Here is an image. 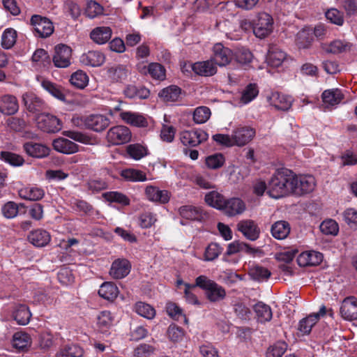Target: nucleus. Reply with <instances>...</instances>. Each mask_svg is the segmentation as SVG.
<instances>
[{"label": "nucleus", "mask_w": 357, "mask_h": 357, "mask_svg": "<svg viewBox=\"0 0 357 357\" xmlns=\"http://www.w3.org/2000/svg\"><path fill=\"white\" fill-rule=\"evenodd\" d=\"M255 129L250 126H239L232 133L234 145L244 146L249 143L255 136Z\"/></svg>", "instance_id": "obj_15"}, {"label": "nucleus", "mask_w": 357, "mask_h": 357, "mask_svg": "<svg viewBox=\"0 0 357 357\" xmlns=\"http://www.w3.org/2000/svg\"><path fill=\"white\" fill-rule=\"evenodd\" d=\"M103 7L95 1L90 0L87 2L85 9V15L86 17L93 19L103 14Z\"/></svg>", "instance_id": "obj_59"}, {"label": "nucleus", "mask_w": 357, "mask_h": 357, "mask_svg": "<svg viewBox=\"0 0 357 357\" xmlns=\"http://www.w3.org/2000/svg\"><path fill=\"white\" fill-rule=\"evenodd\" d=\"M17 33L13 29H6L1 36V45L4 49L11 48L16 42Z\"/></svg>", "instance_id": "obj_57"}, {"label": "nucleus", "mask_w": 357, "mask_h": 357, "mask_svg": "<svg viewBox=\"0 0 357 357\" xmlns=\"http://www.w3.org/2000/svg\"><path fill=\"white\" fill-rule=\"evenodd\" d=\"M288 347L284 341H278L269 346L266 353V357H282Z\"/></svg>", "instance_id": "obj_53"}, {"label": "nucleus", "mask_w": 357, "mask_h": 357, "mask_svg": "<svg viewBox=\"0 0 357 357\" xmlns=\"http://www.w3.org/2000/svg\"><path fill=\"white\" fill-rule=\"evenodd\" d=\"M295 173L287 168L278 169L268 183V194L278 199L291 193Z\"/></svg>", "instance_id": "obj_1"}, {"label": "nucleus", "mask_w": 357, "mask_h": 357, "mask_svg": "<svg viewBox=\"0 0 357 357\" xmlns=\"http://www.w3.org/2000/svg\"><path fill=\"white\" fill-rule=\"evenodd\" d=\"M273 20L271 15L262 12L258 13L253 22V33L259 38H264L273 31Z\"/></svg>", "instance_id": "obj_5"}, {"label": "nucleus", "mask_w": 357, "mask_h": 357, "mask_svg": "<svg viewBox=\"0 0 357 357\" xmlns=\"http://www.w3.org/2000/svg\"><path fill=\"white\" fill-rule=\"evenodd\" d=\"M145 195L146 198L155 202L166 204L169 201V193L167 190H160L158 187L153 185H148L145 189Z\"/></svg>", "instance_id": "obj_25"}, {"label": "nucleus", "mask_w": 357, "mask_h": 357, "mask_svg": "<svg viewBox=\"0 0 357 357\" xmlns=\"http://www.w3.org/2000/svg\"><path fill=\"white\" fill-rule=\"evenodd\" d=\"M167 334L171 341L178 342L183 339L184 331L176 324H172L167 328Z\"/></svg>", "instance_id": "obj_64"}, {"label": "nucleus", "mask_w": 357, "mask_h": 357, "mask_svg": "<svg viewBox=\"0 0 357 357\" xmlns=\"http://www.w3.org/2000/svg\"><path fill=\"white\" fill-rule=\"evenodd\" d=\"M30 24L36 37L45 38L54 32L53 23L46 17L33 15L30 20Z\"/></svg>", "instance_id": "obj_4"}, {"label": "nucleus", "mask_w": 357, "mask_h": 357, "mask_svg": "<svg viewBox=\"0 0 357 357\" xmlns=\"http://www.w3.org/2000/svg\"><path fill=\"white\" fill-rule=\"evenodd\" d=\"M253 309L259 322L265 323L271 320L273 313L269 305L259 301L254 305Z\"/></svg>", "instance_id": "obj_39"}, {"label": "nucleus", "mask_w": 357, "mask_h": 357, "mask_svg": "<svg viewBox=\"0 0 357 357\" xmlns=\"http://www.w3.org/2000/svg\"><path fill=\"white\" fill-rule=\"evenodd\" d=\"M223 248L217 243H210L205 250L204 260L213 261L218 257L222 253Z\"/></svg>", "instance_id": "obj_63"}, {"label": "nucleus", "mask_w": 357, "mask_h": 357, "mask_svg": "<svg viewBox=\"0 0 357 357\" xmlns=\"http://www.w3.org/2000/svg\"><path fill=\"white\" fill-rule=\"evenodd\" d=\"M19 195L22 199L31 201H38L44 197L45 192L42 188L31 187L21 189L19 191Z\"/></svg>", "instance_id": "obj_45"}, {"label": "nucleus", "mask_w": 357, "mask_h": 357, "mask_svg": "<svg viewBox=\"0 0 357 357\" xmlns=\"http://www.w3.org/2000/svg\"><path fill=\"white\" fill-rule=\"evenodd\" d=\"M225 162V156L220 153L210 155L205 159L206 165L208 168L212 169H217L220 168L223 166Z\"/></svg>", "instance_id": "obj_56"}, {"label": "nucleus", "mask_w": 357, "mask_h": 357, "mask_svg": "<svg viewBox=\"0 0 357 357\" xmlns=\"http://www.w3.org/2000/svg\"><path fill=\"white\" fill-rule=\"evenodd\" d=\"M41 86L55 98L63 102L66 100V95L61 85L50 80L44 79L41 82Z\"/></svg>", "instance_id": "obj_37"}, {"label": "nucleus", "mask_w": 357, "mask_h": 357, "mask_svg": "<svg viewBox=\"0 0 357 357\" xmlns=\"http://www.w3.org/2000/svg\"><path fill=\"white\" fill-rule=\"evenodd\" d=\"M28 239L34 246L42 248L50 243L51 236L47 231L38 229L31 231L28 236Z\"/></svg>", "instance_id": "obj_33"}, {"label": "nucleus", "mask_w": 357, "mask_h": 357, "mask_svg": "<svg viewBox=\"0 0 357 357\" xmlns=\"http://www.w3.org/2000/svg\"><path fill=\"white\" fill-rule=\"evenodd\" d=\"M22 100L29 112H40L45 108V102L32 92L24 93L22 96Z\"/></svg>", "instance_id": "obj_22"}, {"label": "nucleus", "mask_w": 357, "mask_h": 357, "mask_svg": "<svg viewBox=\"0 0 357 357\" xmlns=\"http://www.w3.org/2000/svg\"><path fill=\"white\" fill-rule=\"evenodd\" d=\"M121 176L127 181L139 182L147 180L146 174L142 170L132 168L123 169Z\"/></svg>", "instance_id": "obj_46"}, {"label": "nucleus", "mask_w": 357, "mask_h": 357, "mask_svg": "<svg viewBox=\"0 0 357 357\" xmlns=\"http://www.w3.org/2000/svg\"><path fill=\"white\" fill-rule=\"evenodd\" d=\"M271 104L278 110L287 111L292 104L291 98L284 94L275 92L270 98Z\"/></svg>", "instance_id": "obj_36"}, {"label": "nucleus", "mask_w": 357, "mask_h": 357, "mask_svg": "<svg viewBox=\"0 0 357 357\" xmlns=\"http://www.w3.org/2000/svg\"><path fill=\"white\" fill-rule=\"evenodd\" d=\"M135 310L139 315L147 319H151L155 315V309L149 304L143 302L136 303L135 305Z\"/></svg>", "instance_id": "obj_54"}, {"label": "nucleus", "mask_w": 357, "mask_h": 357, "mask_svg": "<svg viewBox=\"0 0 357 357\" xmlns=\"http://www.w3.org/2000/svg\"><path fill=\"white\" fill-rule=\"evenodd\" d=\"M120 116L125 123L132 126L145 128L147 127L149 124L146 117L139 113L121 112Z\"/></svg>", "instance_id": "obj_26"}, {"label": "nucleus", "mask_w": 357, "mask_h": 357, "mask_svg": "<svg viewBox=\"0 0 357 357\" xmlns=\"http://www.w3.org/2000/svg\"><path fill=\"white\" fill-rule=\"evenodd\" d=\"M32 343L31 337L27 333L18 331L13 334L11 345L15 352L27 351Z\"/></svg>", "instance_id": "obj_20"}, {"label": "nucleus", "mask_w": 357, "mask_h": 357, "mask_svg": "<svg viewBox=\"0 0 357 357\" xmlns=\"http://www.w3.org/2000/svg\"><path fill=\"white\" fill-rule=\"evenodd\" d=\"M258 93L259 90L257 84L250 83L243 90L241 100L243 103L248 104L254 100Z\"/></svg>", "instance_id": "obj_58"}, {"label": "nucleus", "mask_w": 357, "mask_h": 357, "mask_svg": "<svg viewBox=\"0 0 357 357\" xmlns=\"http://www.w3.org/2000/svg\"><path fill=\"white\" fill-rule=\"evenodd\" d=\"M119 290L112 282L102 283L98 290V295L109 301H114L118 296Z\"/></svg>", "instance_id": "obj_35"}, {"label": "nucleus", "mask_w": 357, "mask_h": 357, "mask_svg": "<svg viewBox=\"0 0 357 357\" xmlns=\"http://www.w3.org/2000/svg\"><path fill=\"white\" fill-rule=\"evenodd\" d=\"M108 77L112 82H122L127 78L128 71L125 66L119 65L109 68L107 70Z\"/></svg>", "instance_id": "obj_50"}, {"label": "nucleus", "mask_w": 357, "mask_h": 357, "mask_svg": "<svg viewBox=\"0 0 357 357\" xmlns=\"http://www.w3.org/2000/svg\"><path fill=\"white\" fill-rule=\"evenodd\" d=\"M195 285L204 291L206 298L211 303H218L226 298L225 289L206 275H202L196 278Z\"/></svg>", "instance_id": "obj_2"}, {"label": "nucleus", "mask_w": 357, "mask_h": 357, "mask_svg": "<svg viewBox=\"0 0 357 357\" xmlns=\"http://www.w3.org/2000/svg\"><path fill=\"white\" fill-rule=\"evenodd\" d=\"M286 53L282 51L277 45H273L269 46L266 55L267 63L273 67L278 68L286 59Z\"/></svg>", "instance_id": "obj_27"}, {"label": "nucleus", "mask_w": 357, "mask_h": 357, "mask_svg": "<svg viewBox=\"0 0 357 357\" xmlns=\"http://www.w3.org/2000/svg\"><path fill=\"white\" fill-rule=\"evenodd\" d=\"M319 227L321 231L326 235L336 236L339 231L337 223L332 219L323 221Z\"/></svg>", "instance_id": "obj_61"}, {"label": "nucleus", "mask_w": 357, "mask_h": 357, "mask_svg": "<svg viewBox=\"0 0 357 357\" xmlns=\"http://www.w3.org/2000/svg\"><path fill=\"white\" fill-rule=\"evenodd\" d=\"M130 262L126 259L119 258L112 262L109 275L114 279H121L130 273Z\"/></svg>", "instance_id": "obj_18"}, {"label": "nucleus", "mask_w": 357, "mask_h": 357, "mask_svg": "<svg viewBox=\"0 0 357 357\" xmlns=\"http://www.w3.org/2000/svg\"><path fill=\"white\" fill-rule=\"evenodd\" d=\"M181 91V89L178 86L170 85L162 89L158 96L165 102H176L180 98Z\"/></svg>", "instance_id": "obj_40"}, {"label": "nucleus", "mask_w": 357, "mask_h": 357, "mask_svg": "<svg viewBox=\"0 0 357 357\" xmlns=\"http://www.w3.org/2000/svg\"><path fill=\"white\" fill-rule=\"evenodd\" d=\"M225 200V197L215 190L206 193L204 197V201L207 205L220 211L223 206Z\"/></svg>", "instance_id": "obj_44"}, {"label": "nucleus", "mask_w": 357, "mask_h": 357, "mask_svg": "<svg viewBox=\"0 0 357 357\" xmlns=\"http://www.w3.org/2000/svg\"><path fill=\"white\" fill-rule=\"evenodd\" d=\"M0 159L13 167L22 166L25 162L22 155L7 151H1Z\"/></svg>", "instance_id": "obj_47"}, {"label": "nucleus", "mask_w": 357, "mask_h": 357, "mask_svg": "<svg viewBox=\"0 0 357 357\" xmlns=\"http://www.w3.org/2000/svg\"><path fill=\"white\" fill-rule=\"evenodd\" d=\"M123 93L126 98L134 100L147 99L150 96V91L142 84H130L125 86Z\"/></svg>", "instance_id": "obj_21"}, {"label": "nucleus", "mask_w": 357, "mask_h": 357, "mask_svg": "<svg viewBox=\"0 0 357 357\" xmlns=\"http://www.w3.org/2000/svg\"><path fill=\"white\" fill-rule=\"evenodd\" d=\"M165 68L158 63H151L147 67L144 66L142 73H149L151 77L157 80H163L165 79Z\"/></svg>", "instance_id": "obj_42"}, {"label": "nucleus", "mask_w": 357, "mask_h": 357, "mask_svg": "<svg viewBox=\"0 0 357 357\" xmlns=\"http://www.w3.org/2000/svg\"><path fill=\"white\" fill-rule=\"evenodd\" d=\"M54 149L64 154H72L78 151V145L75 142L66 139L58 138L53 141Z\"/></svg>", "instance_id": "obj_30"}, {"label": "nucleus", "mask_w": 357, "mask_h": 357, "mask_svg": "<svg viewBox=\"0 0 357 357\" xmlns=\"http://www.w3.org/2000/svg\"><path fill=\"white\" fill-rule=\"evenodd\" d=\"M318 321L319 316L310 314L299 321L298 330L303 335H308L311 332L312 327L317 323Z\"/></svg>", "instance_id": "obj_49"}, {"label": "nucleus", "mask_w": 357, "mask_h": 357, "mask_svg": "<svg viewBox=\"0 0 357 357\" xmlns=\"http://www.w3.org/2000/svg\"><path fill=\"white\" fill-rule=\"evenodd\" d=\"M12 316L19 325L25 326L30 321L31 313L26 305L18 303L14 305Z\"/></svg>", "instance_id": "obj_24"}, {"label": "nucleus", "mask_w": 357, "mask_h": 357, "mask_svg": "<svg viewBox=\"0 0 357 357\" xmlns=\"http://www.w3.org/2000/svg\"><path fill=\"white\" fill-rule=\"evenodd\" d=\"M126 152L130 158L138 160L148 154V149L140 144H132L127 146Z\"/></svg>", "instance_id": "obj_51"}, {"label": "nucleus", "mask_w": 357, "mask_h": 357, "mask_svg": "<svg viewBox=\"0 0 357 357\" xmlns=\"http://www.w3.org/2000/svg\"><path fill=\"white\" fill-rule=\"evenodd\" d=\"M114 322V317L112 313L109 310H103L97 316L96 326L100 333L107 336L110 334Z\"/></svg>", "instance_id": "obj_19"}, {"label": "nucleus", "mask_w": 357, "mask_h": 357, "mask_svg": "<svg viewBox=\"0 0 357 357\" xmlns=\"http://www.w3.org/2000/svg\"><path fill=\"white\" fill-rule=\"evenodd\" d=\"M72 50L64 44H59L54 47L52 61L56 68H67L71 64Z\"/></svg>", "instance_id": "obj_9"}, {"label": "nucleus", "mask_w": 357, "mask_h": 357, "mask_svg": "<svg viewBox=\"0 0 357 357\" xmlns=\"http://www.w3.org/2000/svg\"><path fill=\"white\" fill-rule=\"evenodd\" d=\"M291 193L298 196L310 194L316 187L315 178L310 174H299L294 176Z\"/></svg>", "instance_id": "obj_3"}, {"label": "nucleus", "mask_w": 357, "mask_h": 357, "mask_svg": "<svg viewBox=\"0 0 357 357\" xmlns=\"http://www.w3.org/2000/svg\"><path fill=\"white\" fill-rule=\"evenodd\" d=\"M321 98L325 104L333 106L344 99V95L339 89H327L322 93Z\"/></svg>", "instance_id": "obj_38"}, {"label": "nucleus", "mask_w": 357, "mask_h": 357, "mask_svg": "<svg viewBox=\"0 0 357 357\" xmlns=\"http://www.w3.org/2000/svg\"><path fill=\"white\" fill-rule=\"evenodd\" d=\"M208 139V134L202 129L184 130L180 132L181 142L185 146H197Z\"/></svg>", "instance_id": "obj_6"}, {"label": "nucleus", "mask_w": 357, "mask_h": 357, "mask_svg": "<svg viewBox=\"0 0 357 357\" xmlns=\"http://www.w3.org/2000/svg\"><path fill=\"white\" fill-rule=\"evenodd\" d=\"M84 349L77 344L64 345L56 353V357H82Z\"/></svg>", "instance_id": "obj_41"}, {"label": "nucleus", "mask_w": 357, "mask_h": 357, "mask_svg": "<svg viewBox=\"0 0 357 357\" xmlns=\"http://www.w3.org/2000/svg\"><path fill=\"white\" fill-rule=\"evenodd\" d=\"M249 275L253 280L259 282L268 279L271 273L268 268L255 265L250 268Z\"/></svg>", "instance_id": "obj_52"}, {"label": "nucleus", "mask_w": 357, "mask_h": 357, "mask_svg": "<svg viewBox=\"0 0 357 357\" xmlns=\"http://www.w3.org/2000/svg\"><path fill=\"white\" fill-rule=\"evenodd\" d=\"M24 151L30 157L44 158L49 155L50 149L45 144L33 141L26 142L23 144Z\"/></svg>", "instance_id": "obj_17"}, {"label": "nucleus", "mask_w": 357, "mask_h": 357, "mask_svg": "<svg viewBox=\"0 0 357 357\" xmlns=\"http://www.w3.org/2000/svg\"><path fill=\"white\" fill-rule=\"evenodd\" d=\"M234 59V52L221 43H216L213 47V61L215 65L225 66Z\"/></svg>", "instance_id": "obj_12"}, {"label": "nucleus", "mask_w": 357, "mask_h": 357, "mask_svg": "<svg viewBox=\"0 0 357 357\" xmlns=\"http://www.w3.org/2000/svg\"><path fill=\"white\" fill-rule=\"evenodd\" d=\"M106 139L112 145L123 144L130 140L131 132L126 126H116L107 131Z\"/></svg>", "instance_id": "obj_7"}, {"label": "nucleus", "mask_w": 357, "mask_h": 357, "mask_svg": "<svg viewBox=\"0 0 357 357\" xmlns=\"http://www.w3.org/2000/svg\"><path fill=\"white\" fill-rule=\"evenodd\" d=\"M38 128L45 132L55 133L61 129V121L50 114H41L37 118Z\"/></svg>", "instance_id": "obj_8"}, {"label": "nucleus", "mask_w": 357, "mask_h": 357, "mask_svg": "<svg viewBox=\"0 0 357 357\" xmlns=\"http://www.w3.org/2000/svg\"><path fill=\"white\" fill-rule=\"evenodd\" d=\"M178 213L183 218L197 222H203L208 215L202 208L192 205L181 206Z\"/></svg>", "instance_id": "obj_16"}, {"label": "nucleus", "mask_w": 357, "mask_h": 357, "mask_svg": "<svg viewBox=\"0 0 357 357\" xmlns=\"http://www.w3.org/2000/svg\"><path fill=\"white\" fill-rule=\"evenodd\" d=\"M237 229L243 236L251 241H255L259 238L261 230L254 220L247 219L238 222Z\"/></svg>", "instance_id": "obj_11"}, {"label": "nucleus", "mask_w": 357, "mask_h": 357, "mask_svg": "<svg viewBox=\"0 0 357 357\" xmlns=\"http://www.w3.org/2000/svg\"><path fill=\"white\" fill-rule=\"evenodd\" d=\"M19 109L17 99L13 95L0 97V112L4 115H13Z\"/></svg>", "instance_id": "obj_23"}, {"label": "nucleus", "mask_w": 357, "mask_h": 357, "mask_svg": "<svg viewBox=\"0 0 357 357\" xmlns=\"http://www.w3.org/2000/svg\"><path fill=\"white\" fill-rule=\"evenodd\" d=\"M84 127L96 132L105 130L110 124V119L105 115L92 114L84 116Z\"/></svg>", "instance_id": "obj_10"}, {"label": "nucleus", "mask_w": 357, "mask_h": 357, "mask_svg": "<svg viewBox=\"0 0 357 357\" xmlns=\"http://www.w3.org/2000/svg\"><path fill=\"white\" fill-rule=\"evenodd\" d=\"M26 206L24 204H17L15 202L9 201L5 203L1 209L3 216L7 219H13L20 213H25Z\"/></svg>", "instance_id": "obj_29"}, {"label": "nucleus", "mask_w": 357, "mask_h": 357, "mask_svg": "<svg viewBox=\"0 0 357 357\" xmlns=\"http://www.w3.org/2000/svg\"><path fill=\"white\" fill-rule=\"evenodd\" d=\"M291 231L290 224L285 220H278L274 222L271 227L272 236L278 240L285 239Z\"/></svg>", "instance_id": "obj_32"}, {"label": "nucleus", "mask_w": 357, "mask_h": 357, "mask_svg": "<svg viewBox=\"0 0 357 357\" xmlns=\"http://www.w3.org/2000/svg\"><path fill=\"white\" fill-rule=\"evenodd\" d=\"M340 313L347 321L357 319V298L355 296H347L342 302Z\"/></svg>", "instance_id": "obj_14"}, {"label": "nucleus", "mask_w": 357, "mask_h": 357, "mask_svg": "<svg viewBox=\"0 0 357 357\" xmlns=\"http://www.w3.org/2000/svg\"><path fill=\"white\" fill-rule=\"evenodd\" d=\"M245 210V204L240 198L231 197L225 199L220 211L228 217H234L243 213Z\"/></svg>", "instance_id": "obj_13"}, {"label": "nucleus", "mask_w": 357, "mask_h": 357, "mask_svg": "<svg viewBox=\"0 0 357 357\" xmlns=\"http://www.w3.org/2000/svg\"><path fill=\"white\" fill-rule=\"evenodd\" d=\"M192 70L201 76H212L217 72V67L212 61L195 63L192 66Z\"/></svg>", "instance_id": "obj_34"}, {"label": "nucleus", "mask_w": 357, "mask_h": 357, "mask_svg": "<svg viewBox=\"0 0 357 357\" xmlns=\"http://www.w3.org/2000/svg\"><path fill=\"white\" fill-rule=\"evenodd\" d=\"M31 59L33 62L39 63L45 68H48L51 64V58L44 49H37L33 54Z\"/></svg>", "instance_id": "obj_55"}, {"label": "nucleus", "mask_w": 357, "mask_h": 357, "mask_svg": "<svg viewBox=\"0 0 357 357\" xmlns=\"http://www.w3.org/2000/svg\"><path fill=\"white\" fill-rule=\"evenodd\" d=\"M70 82L74 87L84 89L89 84V77L85 72L79 70L71 75Z\"/></svg>", "instance_id": "obj_48"}, {"label": "nucleus", "mask_w": 357, "mask_h": 357, "mask_svg": "<svg viewBox=\"0 0 357 357\" xmlns=\"http://www.w3.org/2000/svg\"><path fill=\"white\" fill-rule=\"evenodd\" d=\"M211 116V110L207 107H199L193 112V120L197 124H202L208 121Z\"/></svg>", "instance_id": "obj_62"}, {"label": "nucleus", "mask_w": 357, "mask_h": 357, "mask_svg": "<svg viewBox=\"0 0 357 357\" xmlns=\"http://www.w3.org/2000/svg\"><path fill=\"white\" fill-rule=\"evenodd\" d=\"M105 199L110 202H116L123 206L130 204V199L124 194L116 191L109 192L104 194Z\"/></svg>", "instance_id": "obj_60"}, {"label": "nucleus", "mask_w": 357, "mask_h": 357, "mask_svg": "<svg viewBox=\"0 0 357 357\" xmlns=\"http://www.w3.org/2000/svg\"><path fill=\"white\" fill-rule=\"evenodd\" d=\"M314 40L312 29L304 28L296 36V43L299 48H308Z\"/></svg>", "instance_id": "obj_43"}, {"label": "nucleus", "mask_w": 357, "mask_h": 357, "mask_svg": "<svg viewBox=\"0 0 357 357\" xmlns=\"http://www.w3.org/2000/svg\"><path fill=\"white\" fill-rule=\"evenodd\" d=\"M105 60L103 53L99 51H89L80 57V61L85 66L98 67L102 66Z\"/></svg>", "instance_id": "obj_28"}, {"label": "nucleus", "mask_w": 357, "mask_h": 357, "mask_svg": "<svg viewBox=\"0 0 357 357\" xmlns=\"http://www.w3.org/2000/svg\"><path fill=\"white\" fill-rule=\"evenodd\" d=\"M112 31L109 26H97L90 33V38L96 44H105L112 37Z\"/></svg>", "instance_id": "obj_31"}]
</instances>
